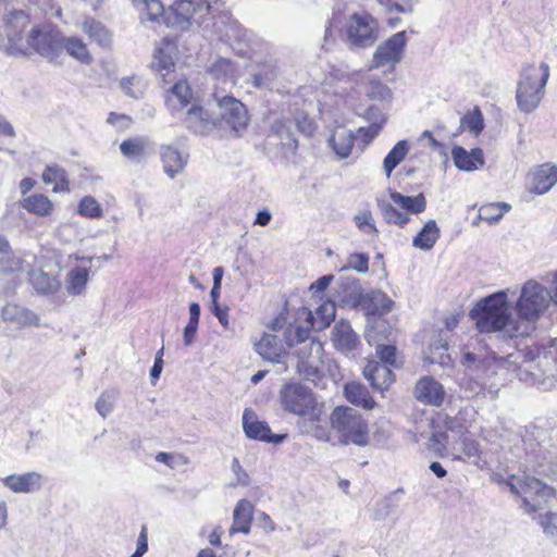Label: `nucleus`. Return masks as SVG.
Segmentation results:
<instances>
[{
	"instance_id": "nucleus-57",
	"label": "nucleus",
	"mask_w": 557,
	"mask_h": 557,
	"mask_svg": "<svg viewBox=\"0 0 557 557\" xmlns=\"http://www.w3.org/2000/svg\"><path fill=\"white\" fill-rule=\"evenodd\" d=\"M317 359L311 360H305V361H298L297 362V370L298 373L304 376L306 380H314L319 377V368L315 364Z\"/></svg>"
},
{
	"instance_id": "nucleus-35",
	"label": "nucleus",
	"mask_w": 557,
	"mask_h": 557,
	"mask_svg": "<svg viewBox=\"0 0 557 557\" xmlns=\"http://www.w3.org/2000/svg\"><path fill=\"white\" fill-rule=\"evenodd\" d=\"M440 238V228L435 220H429L413 237L412 245L422 250H430Z\"/></svg>"
},
{
	"instance_id": "nucleus-41",
	"label": "nucleus",
	"mask_w": 557,
	"mask_h": 557,
	"mask_svg": "<svg viewBox=\"0 0 557 557\" xmlns=\"http://www.w3.org/2000/svg\"><path fill=\"white\" fill-rule=\"evenodd\" d=\"M83 30L101 47H108L111 44V35L107 28L94 18H86L83 22Z\"/></svg>"
},
{
	"instance_id": "nucleus-2",
	"label": "nucleus",
	"mask_w": 557,
	"mask_h": 557,
	"mask_svg": "<svg viewBox=\"0 0 557 557\" xmlns=\"http://www.w3.org/2000/svg\"><path fill=\"white\" fill-rule=\"evenodd\" d=\"M469 317L480 333H498V337L505 339L523 337L522 334H513L511 330L518 321L512 319L505 290H498L478 301L470 310Z\"/></svg>"
},
{
	"instance_id": "nucleus-54",
	"label": "nucleus",
	"mask_w": 557,
	"mask_h": 557,
	"mask_svg": "<svg viewBox=\"0 0 557 557\" xmlns=\"http://www.w3.org/2000/svg\"><path fill=\"white\" fill-rule=\"evenodd\" d=\"M311 423V434L320 442H331V432L327 426L320 425L319 422H310ZM307 426L306 422H298V428L301 432H309V430H305Z\"/></svg>"
},
{
	"instance_id": "nucleus-39",
	"label": "nucleus",
	"mask_w": 557,
	"mask_h": 557,
	"mask_svg": "<svg viewBox=\"0 0 557 557\" xmlns=\"http://www.w3.org/2000/svg\"><path fill=\"white\" fill-rule=\"evenodd\" d=\"M46 184H54L53 191H70V182L66 171L58 164L47 165L42 173Z\"/></svg>"
},
{
	"instance_id": "nucleus-36",
	"label": "nucleus",
	"mask_w": 557,
	"mask_h": 557,
	"mask_svg": "<svg viewBox=\"0 0 557 557\" xmlns=\"http://www.w3.org/2000/svg\"><path fill=\"white\" fill-rule=\"evenodd\" d=\"M63 50L83 64H89L92 61V57L86 44L78 37H64L62 35V51Z\"/></svg>"
},
{
	"instance_id": "nucleus-49",
	"label": "nucleus",
	"mask_w": 557,
	"mask_h": 557,
	"mask_svg": "<svg viewBox=\"0 0 557 557\" xmlns=\"http://www.w3.org/2000/svg\"><path fill=\"white\" fill-rule=\"evenodd\" d=\"M78 213L83 216L96 219L102 214V208L92 197H84L78 205Z\"/></svg>"
},
{
	"instance_id": "nucleus-37",
	"label": "nucleus",
	"mask_w": 557,
	"mask_h": 557,
	"mask_svg": "<svg viewBox=\"0 0 557 557\" xmlns=\"http://www.w3.org/2000/svg\"><path fill=\"white\" fill-rule=\"evenodd\" d=\"M409 143L406 139L397 141L383 160V170L387 177L403 162L409 152Z\"/></svg>"
},
{
	"instance_id": "nucleus-29",
	"label": "nucleus",
	"mask_w": 557,
	"mask_h": 557,
	"mask_svg": "<svg viewBox=\"0 0 557 557\" xmlns=\"http://www.w3.org/2000/svg\"><path fill=\"white\" fill-rule=\"evenodd\" d=\"M536 355L533 354V350H530L524 357L522 364L517 370V375L520 381L527 384H539L541 382L542 375L545 373V370L537 369L533 371V363L536 361L537 366L541 364V348L536 347Z\"/></svg>"
},
{
	"instance_id": "nucleus-4",
	"label": "nucleus",
	"mask_w": 557,
	"mask_h": 557,
	"mask_svg": "<svg viewBox=\"0 0 557 557\" xmlns=\"http://www.w3.org/2000/svg\"><path fill=\"white\" fill-rule=\"evenodd\" d=\"M337 300L343 306L362 308L369 313L388 312L393 307V300L381 290H372L364 294L360 280L356 276L342 275L336 288Z\"/></svg>"
},
{
	"instance_id": "nucleus-44",
	"label": "nucleus",
	"mask_w": 557,
	"mask_h": 557,
	"mask_svg": "<svg viewBox=\"0 0 557 557\" xmlns=\"http://www.w3.org/2000/svg\"><path fill=\"white\" fill-rule=\"evenodd\" d=\"M366 96L382 106L389 104L393 98L391 88L381 81H370L366 87Z\"/></svg>"
},
{
	"instance_id": "nucleus-6",
	"label": "nucleus",
	"mask_w": 557,
	"mask_h": 557,
	"mask_svg": "<svg viewBox=\"0 0 557 557\" xmlns=\"http://www.w3.org/2000/svg\"><path fill=\"white\" fill-rule=\"evenodd\" d=\"M549 78V66L542 62L540 66L527 65L523 67L518 82L516 99L520 111L533 112L545 94V86Z\"/></svg>"
},
{
	"instance_id": "nucleus-31",
	"label": "nucleus",
	"mask_w": 557,
	"mask_h": 557,
	"mask_svg": "<svg viewBox=\"0 0 557 557\" xmlns=\"http://www.w3.org/2000/svg\"><path fill=\"white\" fill-rule=\"evenodd\" d=\"M258 355L267 361L278 363L285 354L284 348L277 342V337L272 334H264L261 339L255 344Z\"/></svg>"
},
{
	"instance_id": "nucleus-51",
	"label": "nucleus",
	"mask_w": 557,
	"mask_h": 557,
	"mask_svg": "<svg viewBox=\"0 0 557 557\" xmlns=\"http://www.w3.org/2000/svg\"><path fill=\"white\" fill-rule=\"evenodd\" d=\"M115 403L114 392H104L96 401V410L102 417L107 418L113 410Z\"/></svg>"
},
{
	"instance_id": "nucleus-24",
	"label": "nucleus",
	"mask_w": 557,
	"mask_h": 557,
	"mask_svg": "<svg viewBox=\"0 0 557 557\" xmlns=\"http://www.w3.org/2000/svg\"><path fill=\"white\" fill-rule=\"evenodd\" d=\"M363 376L370 383L372 388L384 392L395 381V375L391 367L382 364L376 360H371L363 369Z\"/></svg>"
},
{
	"instance_id": "nucleus-13",
	"label": "nucleus",
	"mask_w": 557,
	"mask_h": 557,
	"mask_svg": "<svg viewBox=\"0 0 557 557\" xmlns=\"http://www.w3.org/2000/svg\"><path fill=\"white\" fill-rule=\"evenodd\" d=\"M506 484L508 485L511 493L521 495L524 506L531 511H536L540 507V500L530 498L531 494H535L537 498H547L552 496L553 490L543 483L541 480L524 475L523 478L510 476Z\"/></svg>"
},
{
	"instance_id": "nucleus-28",
	"label": "nucleus",
	"mask_w": 557,
	"mask_h": 557,
	"mask_svg": "<svg viewBox=\"0 0 557 557\" xmlns=\"http://www.w3.org/2000/svg\"><path fill=\"white\" fill-rule=\"evenodd\" d=\"M557 183V166L543 164L532 175L530 190L536 195L546 194Z\"/></svg>"
},
{
	"instance_id": "nucleus-14",
	"label": "nucleus",
	"mask_w": 557,
	"mask_h": 557,
	"mask_svg": "<svg viewBox=\"0 0 557 557\" xmlns=\"http://www.w3.org/2000/svg\"><path fill=\"white\" fill-rule=\"evenodd\" d=\"M218 112L214 116L219 117L218 128L224 126L238 132L246 128L249 116L246 107L236 98L224 96L216 101Z\"/></svg>"
},
{
	"instance_id": "nucleus-3",
	"label": "nucleus",
	"mask_w": 557,
	"mask_h": 557,
	"mask_svg": "<svg viewBox=\"0 0 557 557\" xmlns=\"http://www.w3.org/2000/svg\"><path fill=\"white\" fill-rule=\"evenodd\" d=\"M550 298L547 287L535 280L527 281L520 289V295L515 305L518 315V324L511 326L513 334L528 336L534 330L535 323L549 308Z\"/></svg>"
},
{
	"instance_id": "nucleus-48",
	"label": "nucleus",
	"mask_w": 557,
	"mask_h": 557,
	"mask_svg": "<svg viewBox=\"0 0 557 557\" xmlns=\"http://www.w3.org/2000/svg\"><path fill=\"white\" fill-rule=\"evenodd\" d=\"M120 86L127 96L134 99H139L144 95V84L137 76L123 77Z\"/></svg>"
},
{
	"instance_id": "nucleus-26",
	"label": "nucleus",
	"mask_w": 557,
	"mask_h": 557,
	"mask_svg": "<svg viewBox=\"0 0 557 557\" xmlns=\"http://www.w3.org/2000/svg\"><path fill=\"white\" fill-rule=\"evenodd\" d=\"M255 506L248 499H239L233 510V524L228 530L230 536L236 533L248 534L251 529Z\"/></svg>"
},
{
	"instance_id": "nucleus-23",
	"label": "nucleus",
	"mask_w": 557,
	"mask_h": 557,
	"mask_svg": "<svg viewBox=\"0 0 557 557\" xmlns=\"http://www.w3.org/2000/svg\"><path fill=\"white\" fill-rule=\"evenodd\" d=\"M5 487L16 494H32L38 492L44 484L42 475L30 471L22 474H10L1 479Z\"/></svg>"
},
{
	"instance_id": "nucleus-43",
	"label": "nucleus",
	"mask_w": 557,
	"mask_h": 557,
	"mask_svg": "<svg viewBox=\"0 0 557 557\" xmlns=\"http://www.w3.org/2000/svg\"><path fill=\"white\" fill-rule=\"evenodd\" d=\"M510 209L511 206L507 202L486 203L479 209V218L486 221L488 224H496Z\"/></svg>"
},
{
	"instance_id": "nucleus-9",
	"label": "nucleus",
	"mask_w": 557,
	"mask_h": 557,
	"mask_svg": "<svg viewBox=\"0 0 557 557\" xmlns=\"http://www.w3.org/2000/svg\"><path fill=\"white\" fill-rule=\"evenodd\" d=\"M389 198L392 201L405 212L399 211L394 205L385 201L377 200L380 212L388 224H394L400 227L407 225L410 221L408 214H419L426 209V198L420 193L417 196H406L396 190H389Z\"/></svg>"
},
{
	"instance_id": "nucleus-46",
	"label": "nucleus",
	"mask_w": 557,
	"mask_h": 557,
	"mask_svg": "<svg viewBox=\"0 0 557 557\" xmlns=\"http://www.w3.org/2000/svg\"><path fill=\"white\" fill-rule=\"evenodd\" d=\"M460 125L479 135L484 128L483 114L480 109L475 108L471 113L463 115L460 119Z\"/></svg>"
},
{
	"instance_id": "nucleus-64",
	"label": "nucleus",
	"mask_w": 557,
	"mask_h": 557,
	"mask_svg": "<svg viewBox=\"0 0 557 557\" xmlns=\"http://www.w3.org/2000/svg\"><path fill=\"white\" fill-rule=\"evenodd\" d=\"M148 550V536H147V528L143 527L141 531L138 535L137 543H136V550L135 553L143 557Z\"/></svg>"
},
{
	"instance_id": "nucleus-45",
	"label": "nucleus",
	"mask_w": 557,
	"mask_h": 557,
	"mask_svg": "<svg viewBox=\"0 0 557 557\" xmlns=\"http://www.w3.org/2000/svg\"><path fill=\"white\" fill-rule=\"evenodd\" d=\"M403 493L404 491L401 488H398L397 491L393 492L387 497H385L383 500L379 502L374 510V520L383 521L388 516L393 515L396 508L398 507V495Z\"/></svg>"
},
{
	"instance_id": "nucleus-1",
	"label": "nucleus",
	"mask_w": 557,
	"mask_h": 557,
	"mask_svg": "<svg viewBox=\"0 0 557 557\" xmlns=\"http://www.w3.org/2000/svg\"><path fill=\"white\" fill-rule=\"evenodd\" d=\"M193 90L186 79H180L168 90L165 104L172 115H178L195 135H208L218 128L219 117L193 101Z\"/></svg>"
},
{
	"instance_id": "nucleus-8",
	"label": "nucleus",
	"mask_w": 557,
	"mask_h": 557,
	"mask_svg": "<svg viewBox=\"0 0 557 557\" xmlns=\"http://www.w3.org/2000/svg\"><path fill=\"white\" fill-rule=\"evenodd\" d=\"M377 21L368 12H354L344 26V41L350 50L367 49L379 39Z\"/></svg>"
},
{
	"instance_id": "nucleus-16",
	"label": "nucleus",
	"mask_w": 557,
	"mask_h": 557,
	"mask_svg": "<svg viewBox=\"0 0 557 557\" xmlns=\"http://www.w3.org/2000/svg\"><path fill=\"white\" fill-rule=\"evenodd\" d=\"M336 315V306L332 300L323 301L313 312L307 307H300L296 312V321L312 331H323L330 326Z\"/></svg>"
},
{
	"instance_id": "nucleus-5",
	"label": "nucleus",
	"mask_w": 557,
	"mask_h": 557,
	"mask_svg": "<svg viewBox=\"0 0 557 557\" xmlns=\"http://www.w3.org/2000/svg\"><path fill=\"white\" fill-rule=\"evenodd\" d=\"M330 423L339 444L361 447L369 444V424L358 410L347 406L335 407Z\"/></svg>"
},
{
	"instance_id": "nucleus-18",
	"label": "nucleus",
	"mask_w": 557,
	"mask_h": 557,
	"mask_svg": "<svg viewBox=\"0 0 557 557\" xmlns=\"http://www.w3.org/2000/svg\"><path fill=\"white\" fill-rule=\"evenodd\" d=\"M267 145L280 147L284 156L295 153L298 139L293 132L292 121L288 119L274 121L267 137Z\"/></svg>"
},
{
	"instance_id": "nucleus-63",
	"label": "nucleus",
	"mask_w": 557,
	"mask_h": 557,
	"mask_svg": "<svg viewBox=\"0 0 557 557\" xmlns=\"http://www.w3.org/2000/svg\"><path fill=\"white\" fill-rule=\"evenodd\" d=\"M379 124L369 125L368 127H359L358 135L362 138L364 144L371 143L381 132Z\"/></svg>"
},
{
	"instance_id": "nucleus-40",
	"label": "nucleus",
	"mask_w": 557,
	"mask_h": 557,
	"mask_svg": "<svg viewBox=\"0 0 557 557\" xmlns=\"http://www.w3.org/2000/svg\"><path fill=\"white\" fill-rule=\"evenodd\" d=\"M147 147V140L143 137H134L123 140L120 144L121 153L135 162L144 159Z\"/></svg>"
},
{
	"instance_id": "nucleus-11",
	"label": "nucleus",
	"mask_w": 557,
	"mask_h": 557,
	"mask_svg": "<svg viewBox=\"0 0 557 557\" xmlns=\"http://www.w3.org/2000/svg\"><path fill=\"white\" fill-rule=\"evenodd\" d=\"M33 49L50 62L62 53V34L50 26H35L27 33V51Z\"/></svg>"
},
{
	"instance_id": "nucleus-22",
	"label": "nucleus",
	"mask_w": 557,
	"mask_h": 557,
	"mask_svg": "<svg viewBox=\"0 0 557 557\" xmlns=\"http://www.w3.org/2000/svg\"><path fill=\"white\" fill-rule=\"evenodd\" d=\"M332 342L335 349L345 355L356 351L360 346L358 334L346 320H339L333 326Z\"/></svg>"
},
{
	"instance_id": "nucleus-56",
	"label": "nucleus",
	"mask_w": 557,
	"mask_h": 557,
	"mask_svg": "<svg viewBox=\"0 0 557 557\" xmlns=\"http://www.w3.org/2000/svg\"><path fill=\"white\" fill-rule=\"evenodd\" d=\"M144 4L147 20L151 22L159 21L164 13V4L160 0H144Z\"/></svg>"
},
{
	"instance_id": "nucleus-50",
	"label": "nucleus",
	"mask_w": 557,
	"mask_h": 557,
	"mask_svg": "<svg viewBox=\"0 0 557 557\" xmlns=\"http://www.w3.org/2000/svg\"><path fill=\"white\" fill-rule=\"evenodd\" d=\"M369 256L364 252H355L349 255L346 265L342 270H355L358 273L369 271Z\"/></svg>"
},
{
	"instance_id": "nucleus-20",
	"label": "nucleus",
	"mask_w": 557,
	"mask_h": 557,
	"mask_svg": "<svg viewBox=\"0 0 557 557\" xmlns=\"http://www.w3.org/2000/svg\"><path fill=\"white\" fill-rule=\"evenodd\" d=\"M414 397L423 405L440 407L446 396L444 386L433 376H422L414 386Z\"/></svg>"
},
{
	"instance_id": "nucleus-62",
	"label": "nucleus",
	"mask_w": 557,
	"mask_h": 557,
	"mask_svg": "<svg viewBox=\"0 0 557 557\" xmlns=\"http://www.w3.org/2000/svg\"><path fill=\"white\" fill-rule=\"evenodd\" d=\"M199 322L188 321L183 330V343L184 346L189 347L194 344Z\"/></svg>"
},
{
	"instance_id": "nucleus-61",
	"label": "nucleus",
	"mask_w": 557,
	"mask_h": 557,
	"mask_svg": "<svg viewBox=\"0 0 557 557\" xmlns=\"http://www.w3.org/2000/svg\"><path fill=\"white\" fill-rule=\"evenodd\" d=\"M228 307L221 306L220 304H211L210 311L219 320L220 324L224 327H228Z\"/></svg>"
},
{
	"instance_id": "nucleus-38",
	"label": "nucleus",
	"mask_w": 557,
	"mask_h": 557,
	"mask_svg": "<svg viewBox=\"0 0 557 557\" xmlns=\"http://www.w3.org/2000/svg\"><path fill=\"white\" fill-rule=\"evenodd\" d=\"M21 206L23 209L28 211L29 213L47 216L53 210V205L50 199L42 194H34L21 201Z\"/></svg>"
},
{
	"instance_id": "nucleus-33",
	"label": "nucleus",
	"mask_w": 557,
	"mask_h": 557,
	"mask_svg": "<svg viewBox=\"0 0 557 557\" xmlns=\"http://www.w3.org/2000/svg\"><path fill=\"white\" fill-rule=\"evenodd\" d=\"M329 143L333 151L341 159H345L351 153L355 145V135L351 131L338 128L332 133Z\"/></svg>"
},
{
	"instance_id": "nucleus-34",
	"label": "nucleus",
	"mask_w": 557,
	"mask_h": 557,
	"mask_svg": "<svg viewBox=\"0 0 557 557\" xmlns=\"http://www.w3.org/2000/svg\"><path fill=\"white\" fill-rule=\"evenodd\" d=\"M88 280V268L74 267L66 274L65 287L67 293L72 296L82 295L85 292Z\"/></svg>"
},
{
	"instance_id": "nucleus-32",
	"label": "nucleus",
	"mask_w": 557,
	"mask_h": 557,
	"mask_svg": "<svg viewBox=\"0 0 557 557\" xmlns=\"http://www.w3.org/2000/svg\"><path fill=\"white\" fill-rule=\"evenodd\" d=\"M344 394L346 399L355 405L364 409H372L376 405L373 397L370 395L368 388L358 382H348L344 386Z\"/></svg>"
},
{
	"instance_id": "nucleus-60",
	"label": "nucleus",
	"mask_w": 557,
	"mask_h": 557,
	"mask_svg": "<svg viewBox=\"0 0 557 557\" xmlns=\"http://www.w3.org/2000/svg\"><path fill=\"white\" fill-rule=\"evenodd\" d=\"M355 221L361 231H366V226H368L374 234H377L379 231L373 223L372 213L370 211L360 212L355 216Z\"/></svg>"
},
{
	"instance_id": "nucleus-21",
	"label": "nucleus",
	"mask_w": 557,
	"mask_h": 557,
	"mask_svg": "<svg viewBox=\"0 0 557 557\" xmlns=\"http://www.w3.org/2000/svg\"><path fill=\"white\" fill-rule=\"evenodd\" d=\"M200 3L196 0H177L171 5L174 23L181 28H186L191 22L200 24L210 10H200Z\"/></svg>"
},
{
	"instance_id": "nucleus-15",
	"label": "nucleus",
	"mask_w": 557,
	"mask_h": 557,
	"mask_svg": "<svg viewBox=\"0 0 557 557\" xmlns=\"http://www.w3.org/2000/svg\"><path fill=\"white\" fill-rule=\"evenodd\" d=\"M408 38L406 30L392 35L384 42L379 45L373 53L372 64L374 67H383L388 64L395 65L404 58Z\"/></svg>"
},
{
	"instance_id": "nucleus-58",
	"label": "nucleus",
	"mask_w": 557,
	"mask_h": 557,
	"mask_svg": "<svg viewBox=\"0 0 557 557\" xmlns=\"http://www.w3.org/2000/svg\"><path fill=\"white\" fill-rule=\"evenodd\" d=\"M153 66L160 72L162 73L163 71H165L166 73L165 74H162V76L164 77L170 69L172 66H174V61L172 59L171 55H165L164 54V51L162 48H158L154 52V62H153Z\"/></svg>"
},
{
	"instance_id": "nucleus-30",
	"label": "nucleus",
	"mask_w": 557,
	"mask_h": 557,
	"mask_svg": "<svg viewBox=\"0 0 557 557\" xmlns=\"http://www.w3.org/2000/svg\"><path fill=\"white\" fill-rule=\"evenodd\" d=\"M29 282L37 294L52 295L61 287L57 275L45 272L41 269H34L29 272Z\"/></svg>"
},
{
	"instance_id": "nucleus-42",
	"label": "nucleus",
	"mask_w": 557,
	"mask_h": 557,
	"mask_svg": "<svg viewBox=\"0 0 557 557\" xmlns=\"http://www.w3.org/2000/svg\"><path fill=\"white\" fill-rule=\"evenodd\" d=\"M278 75L280 69L275 63H264L259 71L253 74V85L258 88H271Z\"/></svg>"
},
{
	"instance_id": "nucleus-19",
	"label": "nucleus",
	"mask_w": 557,
	"mask_h": 557,
	"mask_svg": "<svg viewBox=\"0 0 557 557\" xmlns=\"http://www.w3.org/2000/svg\"><path fill=\"white\" fill-rule=\"evenodd\" d=\"M243 430L245 435L255 441L281 444L287 434H273L265 421H260L251 409H245L243 413Z\"/></svg>"
},
{
	"instance_id": "nucleus-27",
	"label": "nucleus",
	"mask_w": 557,
	"mask_h": 557,
	"mask_svg": "<svg viewBox=\"0 0 557 557\" xmlns=\"http://www.w3.org/2000/svg\"><path fill=\"white\" fill-rule=\"evenodd\" d=\"M188 153L182 152L177 147L164 146L161 148V161L164 173L174 178L187 164Z\"/></svg>"
},
{
	"instance_id": "nucleus-12",
	"label": "nucleus",
	"mask_w": 557,
	"mask_h": 557,
	"mask_svg": "<svg viewBox=\"0 0 557 557\" xmlns=\"http://www.w3.org/2000/svg\"><path fill=\"white\" fill-rule=\"evenodd\" d=\"M29 25L28 15L22 11H13L5 15L3 35L7 38L5 50L8 54H27V35L25 29Z\"/></svg>"
},
{
	"instance_id": "nucleus-52",
	"label": "nucleus",
	"mask_w": 557,
	"mask_h": 557,
	"mask_svg": "<svg viewBox=\"0 0 557 557\" xmlns=\"http://www.w3.org/2000/svg\"><path fill=\"white\" fill-rule=\"evenodd\" d=\"M385 106H370L364 112L361 114L367 121L370 122V125L379 124L380 128H383L386 123V115L384 113Z\"/></svg>"
},
{
	"instance_id": "nucleus-47",
	"label": "nucleus",
	"mask_w": 557,
	"mask_h": 557,
	"mask_svg": "<svg viewBox=\"0 0 557 557\" xmlns=\"http://www.w3.org/2000/svg\"><path fill=\"white\" fill-rule=\"evenodd\" d=\"M545 455L544 450L539 447L536 450L525 453V468L536 473H545Z\"/></svg>"
},
{
	"instance_id": "nucleus-53",
	"label": "nucleus",
	"mask_w": 557,
	"mask_h": 557,
	"mask_svg": "<svg viewBox=\"0 0 557 557\" xmlns=\"http://www.w3.org/2000/svg\"><path fill=\"white\" fill-rule=\"evenodd\" d=\"M376 355L380 358L382 364L388 367H397L396 355L397 348L394 345H379L376 348Z\"/></svg>"
},
{
	"instance_id": "nucleus-59",
	"label": "nucleus",
	"mask_w": 557,
	"mask_h": 557,
	"mask_svg": "<svg viewBox=\"0 0 557 557\" xmlns=\"http://www.w3.org/2000/svg\"><path fill=\"white\" fill-rule=\"evenodd\" d=\"M292 121V127L295 126L300 133L311 135L313 125L305 112H297Z\"/></svg>"
},
{
	"instance_id": "nucleus-25",
	"label": "nucleus",
	"mask_w": 557,
	"mask_h": 557,
	"mask_svg": "<svg viewBox=\"0 0 557 557\" xmlns=\"http://www.w3.org/2000/svg\"><path fill=\"white\" fill-rule=\"evenodd\" d=\"M451 158L456 168L466 172L478 170L485 163L483 151L480 148L468 151L461 146H455L451 149Z\"/></svg>"
},
{
	"instance_id": "nucleus-10",
	"label": "nucleus",
	"mask_w": 557,
	"mask_h": 557,
	"mask_svg": "<svg viewBox=\"0 0 557 557\" xmlns=\"http://www.w3.org/2000/svg\"><path fill=\"white\" fill-rule=\"evenodd\" d=\"M312 330L299 321L289 323L283 333V341L289 348L296 347L298 361L320 359L323 352L322 344L311 336Z\"/></svg>"
},
{
	"instance_id": "nucleus-55",
	"label": "nucleus",
	"mask_w": 557,
	"mask_h": 557,
	"mask_svg": "<svg viewBox=\"0 0 557 557\" xmlns=\"http://www.w3.org/2000/svg\"><path fill=\"white\" fill-rule=\"evenodd\" d=\"M462 445V453L466 456V458L473 465L479 466L480 465V450H479V444L469 438H463L461 442Z\"/></svg>"
},
{
	"instance_id": "nucleus-17",
	"label": "nucleus",
	"mask_w": 557,
	"mask_h": 557,
	"mask_svg": "<svg viewBox=\"0 0 557 557\" xmlns=\"http://www.w3.org/2000/svg\"><path fill=\"white\" fill-rule=\"evenodd\" d=\"M0 322L8 325L7 335L12 336L11 330L20 331L25 327L39 326L40 319L30 309L18 304L9 302L1 311Z\"/></svg>"
},
{
	"instance_id": "nucleus-7",
	"label": "nucleus",
	"mask_w": 557,
	"mask_h": 557,
	"mask_svg": "<svg viewBox=\"0 0 557 557\" xmlns=\"http://www.w3.org/2000/svg\"><path fill=\"white\" fill-rule=\"evenodd\" d=\"M278 397L284 411L298 417H308L310 422L320 421L321 410L318 400L308 386L299 382L286 383L280 389Z\"/></svg>"
}]
</instances>
